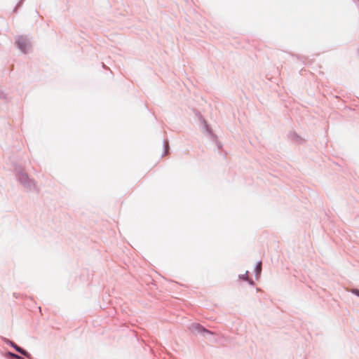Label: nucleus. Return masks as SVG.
I'll return each mask as SVG.
<instances>
[{
  "label": "nucleus",
  "instance_id": "423d86ee",
  "mask_svg": "<svg viewBox=\"0 0 359 359\" xmlns=\"http://www.w3.org/2000/svg\"><path fill=\"white\" fill-rule=\"evenodd\" d=\"M257 269L260 271H261V263L259 264L257 266Z\"/></svg>",
  "mask_w": 359,
  "mask_h": 359
},
{
  "label": "nucleus",
  "instance_id": "0eeeda50",
  "mask_svg": "<svg viewBox=\"0 0 359 359\" xmlns=\"http://www.w3.org/2000/svg\"><path fill=\"white\" fill-rule=\"evenodd\" d=\"M203 331H205V332H210L209 331L205 330V329H203Z\"/></svg>",
  "mask_w": 359,
  "mask_h": 359
},
{
  "label": "nucleus",
  "instance_id": "20e7f679",
  "mask_svg": "<svg viewBox=\"0 0 359 359\" xmlns=\"http://www.w3.org/2000/svg\"><path fill=\"white\" fill-rule=\"evenodd\" d=\"M351 292L354 294H355L356 296L359 297V290L358 289H353L351 290Z\"/></svg>",
  "mask_w": 359,
  "mask_h": 359
},
{
  "label": "nucleus",
  "instance_id": "39448f33",
  "mask_svg": "<svg viewBox=\"0 0 359 359\" xmlns=\"http://www.w3.org/2000/svg\"><path fill=\"white\" fill-rule=\"evenodd\" d=\"M194 327H195V328H196V329H197V330H198L201 329V326H200V325H198V324L195 325H194Z\"/></svg>",
  "mask_w": 359,
  "mask_h": 359
},
{
  "label": "nucleus",
  "instance_id": "f03ea898",
  "mask_svg": "<svg viewBox=\"0 0 359 359\" xmlns=\"http://www.w3.org/2000/svg\"><path fill=\"white\" fill-rule=\"evenodd\" d=\"M12 346H13L15 348V349L20 353L21 354L25 355V356H27L28 355V353L26 351H25L24 349L21 348L20 347L18 346L16 344H14L13 342H11Z\"/></svg>",
  "mask_w": 359,
  "mask_h": 359
},
{
  "label": "nucleus",
  "instance_id": "f257e3e1",
  "mask_svg": "<svg viewBox=\"0 0 359 359\" xmlns=\"http://www.w3.org/2000/svg\"><path fill=\"white\" fill-rule=\"evenodd\" d=\"M15 44L20 50L24 53L27 52L28 42L25 38L23 36H18L15 41Z\"/></svg>",
  "mask_w": 359,
  "mask_h": 359
},
{
  "label": "nucleus",
  "instance_id": "7ed1b4c3",
  "mask_svg": "<svg viewBox=\"0 0 359 359\" xmlns=\"http://www.w3.org/2000/svg\"><path fill=\"white\" fill-rule=\"evenodd\" d=\"M8 355L11 356V357H13V358H18V359H22V358L20 356H19V355H16L15 353H12L11 352H8Z\"/></svg>",
  "mask_w": 359,
  "mask_h": 359
}]
</instances>
